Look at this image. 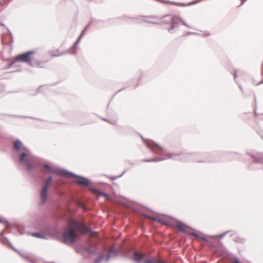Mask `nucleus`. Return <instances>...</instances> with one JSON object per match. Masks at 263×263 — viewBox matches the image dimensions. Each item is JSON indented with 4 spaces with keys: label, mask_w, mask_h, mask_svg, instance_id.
Masks as SVG:
<instances>
[{
    "label": "nucleus",
    "mask_w": 263,
    "mask_h": 263,
    "mask_svg": "<svg viewBox=\"0 0 263 263\" xmlns=\"http://www.w3.org/2000/svg\"><path fill=\"white\" fill-rule=\"evenodd\" d=\"M75 230H78L85 234H88L91 236H94L93 233L91 232L90 230L83 223L77 221L69 220L68 226L65 230L63 235V240L65 243H71L75 241L77 237ZM94 234H96V233H94Z\"/></svg>",
    "instance_id": "obj_1"
},
{
    "label": "nucleus",
    "mask_w": 263,
    "mask_h": 263,
    "mask_svg": "<svg viewBox=\"0 0 263 263\" xmlns=\"http://www.w3.org/2000/svg\"><path fill=\"white\" fill-rule=\"evenodd\" d=\"M35 52L33 50H29L25 52H23L16 55L13 60L8 59L10 63L8 66H13V65L17 62H21L27 63L30 66H32V61L33 59Z\"/></svg>",
    "instance_id": "obj_2"
},
{
    "label": "nucleus",
    "mask_w": 263,
    "mask_h": 263,
    "mask_svg": "<svg viewBox=\"0 0 263 263\" xmlns=\"http://www.w3.org/2000/svg\"><path fill=\"white\" fill-rule=\"evenodd\" d=\"M20 162L23 163L29 170L35 166L36 159L29 153H22L20 158Z\"/></svg>",
    "instance_id": "obj_3"
},
{
    "label": "nucleus",
    "mask_w": 263,
    "mask_h": 263,
    "mask_svg": "<svg viewBox=\"0 0 263 263\" xmlns=\"http://www.w3.org/2000/svg\"><path fill=\"white\" fill-rule=\"evenodd\" d=\"M91 25H93L97 29H101L104 27L105 21L91 18L88 23V26H90Z\"/></svg>",
    "instance_id": "obj_4"
},
{
    "label": "nucleus",
    "mask_w": 263,
    "mask_h": 263,
    "mask_svg": "<svg viewBox=\"0 0 263 263\" xmlns=\"http://www.w3.org/2000/svg\"><path fill=\"white\" fill-rule=\"evenodd\" d=\"M140 17V18H156L157 16H155V15H148V16L142 15V16H139L129 17L128 16H122L121 17H118L117 18L118 19H125V20H126L127 18H131V19L138 20Z\"/></svg>",
    "instance_id": "obj_5"
},
{
    "label": "nucleus",
    "mask_w": 263,
    "mask_h": 263,
    "mask_svg": "<svg viewBox=\"0 0 263 263\" xmlns=\"http://www.w3.org/2000/svg\"><path fill=\"white\" fill-rule=\"evenodd\" d=\"M76 183L79 185L87 186L89 184V180L86 178L80 177L78 178L76 181Z\"/></svg>",
    "instance_id": "obj_6"
},
{
    "label": "nucleus",
    "mask_w": 263,
    "mask_h": 263,
    "mask_svg": "<svg viewBox=\"0 0 263 263\" xmlns=\"http://www.w3.org/2000/svg\"><path fill=\"white\" fill-rule=\"evenodd\" d=\"M175 227L178 229L179 231L183 232H185L187 229V227L181 222H176L175 224Z\"/></svg>",
    "instance_id": "obj_7"
},
{
    "label": "nucleus",
    "mask_w": 263,
    "mask_h": 263,
    "mask_svg": "<svg viewBox=\"0 0 263 263\" xmlns=\"http://www.w3.org/2000/svg\"><path fill=\"white\" fill-rule=\"evenodd\" d=\"M81 37H82V34H80L71 48V50H72L71 52L73 54H75L77 52V46L79 44V43H80Z\"/></svg>",
    "instance_id": "obj_8"
},
{
    "label": "nucleus",
    "mask_w": 263,
    "mask_h": 263,
    "mask_svg": "<svg viewBox=\"0 0 263 263\" xmlns=\"http://www.w3.org/2000/svg\"><path fill=\"white\" fill-rule=\"evenodd\" d=\"M149 218L153 221H157L165 225L168 224L167 221L163 218L159 217H150Z\"/></svg>",
    "instance_id": "obj_9"
},
{
    "label": "nucleus",
    "mask_w": 263,
    "mask_h": 263,
    "mask_svg": "<svg viewBox=\"0 0 263 263\" xmlns=\"http://www.w3.org/2000/svg\"><path fill=\"white\" fill-rule=\"evenodd\" d=\"M181 20V18L178 15H174L172 16L171 19V24L176 26V27L178 26L179 22Z\"/></svg>",
    "instance_id": "obj_10"
},
{
    "label": "nucleus",
    "mask_w": 263,
    "mask_h": 263,
    "mask_svg": "<svg viewBox=\"0 0 263 263\" xmlns=\"http://www.w3.org/2000/svg\"><path fill=\"white\" fill-rule=\"evenodd\" d=\"M47 189H43L41 191V198L43 203L45 202L47 198Z\"/></svg>",
    "instance_id": "obj_11"
},
{
    "label": "nucleus",
    "mask_w": 263,
    "mask_h": 263,
    "mask_svg": "<svg viewBox=\"0 0 263 263\" xmlns=\"http://www.w3.org/2000/svg\"><path fill=\"white\" fill-rule=\"evenodd\" d=\"M148 147L154 152L156 153L155 151L156 148H158L159 149H162V147L158 145H157L155 143H148L147 144Z\"/></svg>",
    "instance_id": "obj_12"
},
{
    "label": "nucleus",
    "mask_w": 263,
    "mask_h": 263,
    "mask_svg": "<svg viewBox=\"0 0 263 263\" xmlns=\"http://www.w3.org/2000/svg\"><path fill=\"white\" fill-rule=\"evenodd\" d=\"M145 256V254L143 253H139L138 252H135L134 254V260L136 261H139L141 259H142Z\"/></svg>",
    "instance_id": "obj_13"
},
{
    "label": "nucleus",
    "mask_w": 263,
    "mask_h": 263,
    "mask_svg": "<svg viewBox=\"0 0 263 263\" xmlns=\"http://www.w3.org/2000/svg\"><path fill=\"white\" fill-rule=\"evenodd\" d=\"M22 145V144L21 141H20L19 140H16L13 143L14 148L16 151H19L21 149Z\"/></svg>",
    "instance_id": "obj_14"
},
{
    "label": "nucleus",
    "mask_w": 263,
    "mask_h": 263,
    "mask_svg": "<svg viewBox=\"0 0 263 263\" xmlns=\"http://www.w3.org/2000/svg\"><path fill=\"white\" fill-rule=\"evenodd\" d=\"M11 0H0V10L3 9Z\"/></svg>",
    "instance_id": "obj_15"
},
{
    "label": "nucleus",
    "mask_w": 263,
    "mask_h": 263,
    "mask_svg": "<svg viewBox=\"0 0 263 263\" xmlns=\"http://www.w3.org/2000/svg\"><path fill=\"white\" fill-rule=\"evenodd\" d=\"M52 182V177L50 176L47 179L43 189L48 190Z\"/></svg>",
    "instance_id": "obj_16"
},
{
    "label": "nucleus",
    "mask_w": 263,
    "mask_h": 263,
    "mask_svg": "<svg viewBox=\"0 0 263 263\" xmlns=\"http://www.w3.org/2000/svg\"><path fill=\"white\" fill-rule=\"evenodd\" d=\"M164 160L163 158H155L153 159H147L143 160L144 162H157Z\"/></svg>",
    "instance_id": "obj_17"
},
{
    "label": "nucleus",
    "mask_w": 263,
    "mask_h": 263,
    "mask_svg": "<svg viewBox=\"0 0 263 263\" xmlns=\"http://www.w3.org/2000/svg\"><path fill=\"white\" fill-rule=\"evenodd\" d=\"M144 22L152 24H155V25H161L162 23L159 22H153V21H147V20H143Z\"/></svg>",
    "instance_id": "obj_18"
},
{
    "label": "nucleus",
    "mask_w": 263,
    "mask_h": 263,
    "mask_svg": "<svg viewBox=\"0 0 263 263\" xmlns=\"http://www.w3.org/2000/svg\"><path fill=\"white\" fill-rule=\"evenodd\" d=\"M55 173L62 175H67V173L62 170L57 171Z\"/></svg>",
    "instance_id": "obj_19"
},
{
    "label": "nucleus",
    "mask_w": 263,
    "mask_h": 263,
    "mask_svg": "<svg viewBox=\"0 0 263 263\" xmlns=\"http://www.w3.org/2000/svg\"><path fill=\"white\" fill-rule=\"evenodd\" d=\"M176 26H174L172 24H171V27L168 29V31L170 33H172V30L175 29Z\"/></svg>",
    "instance_id": "obj_20"
},
{
    "label": "nucleus",
    "mask_w": 263,
    "mask_h": 263,
    "mask_svg": "<svg viewBox=\"0 0 263 263\" xmlns=\"http://www.w3.org/2000/svg\"><path fill=\"white\" fill-rule=\"evenodd\" d=\"M180 22H181L182 24L183 25H184V26H185L187 27L188 28H191V26H190L189 25H187V24L185 23V21H184L182 18H181V20H180Z\"/></svg>",
    "instance_id": "obj_21"
},
{
    "label": "nucleus",
    "mask_w": 263,
    "mask_h": 263,
    "mask_svg": "<svg viewBox=\"0 0 263 263\" xmlns=\"http://www.w3.org/2000/svg\"><path fill=\"white\" fill-rule=\"evenodd\" d=\"M177 155L168 153L166 154V156L167 158H171L174 156H177Z\"/></svg>",
    "instance_id": "obj_22"
},
{
    "label": "nucleus",
    "mask_w": 263,
    "mask_h": 263,
    "mask_svg": "<svg viewBox=\"0 0 263 263\" xmlns=\"http://www.w3.org/2000/svg\"><path fill=\"white\" fill-rule=\"evenodd\" d=\"M103 255H101L100 256L99 258L98 259H97L96 261H95V262L96 263H99V262L102 259V258H103Z\"/></svg>",
    "instance_id": "obj_23"
},
{
    "label": "nucleus",
    "mask_w": 263,
    "mask_h": 263,
    "mask_svg": "<svg viewBox=\"0 0 263 263\" xmlns=\"http://www.w3.org/2000/svg\"><path fill=\"white\" fill-rule=\"evenodd\" d=\"M44 167H45V168H46V170H48L50 171V172H54L53 171H52V170H51L50 169V166H49V165H45Z\"/></svg>",
    "instance_id": "obj_24"
},
{
    "label": "nucleus",
    "mask_w": 263,
    "mask_h": 263,
    "mask_svg": "<svg viewBox=\"0 0 263 263\" xmlns=\"http://www.w3.org/2000/svg\"><path fill=\"white\" fill-rule=\"evenodd\" d=\"M89 27V26H88V24L87 26L84 28L83 30L82 31L81 34H82V36L83 35V33L85 32V31L87 29V28Z\"/></svg>",
    "instance_id": "obj_25"
},
{
    "label": "nucleus",
    "mask_w": 263,
    "mask_h": 263,
    "mask_svg": "<svg viewBox=\"0 0 263 263\" xmlns=\"http://www.w3.org/2000/svg\"><path fill=\"white\" fill-rule=\"evenodd\" d=\"M189 34H197V35H198L199 34L198 33H197V32H186V35H189Z\"/></svg>",
    "instance_id": "obj_26"
},
{
    "label": "nucleus",
    "mask_w": 263,
    "mask_h": 263,
    "mask_svg": "<svg viewBox=\"0 0 263 263\" xmlns=\"http://www.w3.org/2000/svg\"><path fill=\"white\" fill-rule=\"evenodd\" d=\"M8 32H9V34H10V39H11V42L12 43L13 42V36H12V33L11 32V31L8 30Z\"/></svg>",
    "instance_id": "obj_27"
},
{
    "label": "nucleus",
    "mask_w": 263,
    "mask_h": 263,
    "mask_svg": "<svg viewBox=\"0 0 263 263\" xmlns=\"http://www.w3.org/2000/svg\"><path fill=\"white\" fill-rule=\"evenodd\" d=\"M232 263H239V260L237 259H234L232 261Z\"/></svg>",
    "instance_id": "obj_28"
},
{
    "label": "nucleus",
    "mask_w": 263,
    "mask_h": 263,
    "mask_svg": "<svg viewBox=\"0 0 263 263\" xmlns=\"http://www.w3.org/2000/svg\"><path fill=\"white\" fill-rule=\"evenodd\" d=\"M191 235L193 236H195V237H198V235H197V234H196V233H191Z\"/></svg>",
    "instance_id": "obj_29"
},
{
    "label": "nucleus",
    "mask_w": 263,
    "mask_h": 263,
    "mask_svg": "<svg viewBox=\"0 0 263 263\" xmlns=\"http://www.w3.org/2000/svg\"><path fill=\"white\" fill-rule=\"evenodd\" d=\"M246 1H247V0H242V1H241V4H240L238 7H240V6H241L242 5H243Z\"/></svg>",
    "instance_id": "obj_30"
},
{
    "label": "nucleus",
    "mask_w": 263,
    "mask_h": 263,
    "mask_svg": "<svg viewBox=\"0 0 263 263\" xmlns=\"http://www.w3.org/2000/svg\"><path fill=\"white\" fill-rule=\"evenodd\" d=\"M33 235L35 236L38 237H40V235L39 234L35 233V234H33Z\"/></svg>",
    "instance_id": "obj_31"
},
{
    "label": "nucleus",
    "mask_w": 263,
    "mask_h": 263,
    "mask_svg": "<svg viewBox=\"0 0 263 263\" xmlns=\"http://www.w3.org/2000/svg\"><path fill=\"white\" fill-rule=\"evenodd\" d=\"M210 34H210V33L209 32H208L205 33V35H206V36H209V35H210Z\"/></svg>",
    "instance_id": "obj_32"
},
{
    "label": "nucleus",
    "mask_w": 263,
    "mask_h": 263,
    "mask_svg": "<svg viewBox=\"0 0 263 263\" xmlns=\"http://www.w3.org/2000/svg\"><path fill=\"white\" fill-rule=\"evenodd\" d=\"M170 15H169V14L165 15L163 16V17H165L168 16H170Z\"/></svg>",
    "instance_id": "obj_33"
},
{
    "label": "nucleus",
    "mask_w": 263,
    "mask_h": 263,
    "mask_svg": "<svg viewBox=\"0 0 263 263\" xmlns=\"http://www.w3.org/2000/svg\"><path fill=\"white\" fill-rule=\"evenodd\" d=\"M99 195H105L104 194L100 193H99Z\"/></svg>",
    "instance_id": "obj_34"
}]
</instances>
